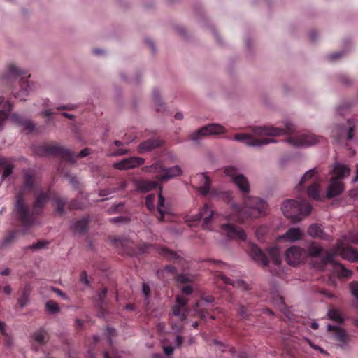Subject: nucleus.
I'll return each mask as SVG.
<instances>
[{"instance_id":"f257e3e1","label":"nucleus","mask_w":358,"mask_h":358,"mask_svg":"<svg viewBox=\"0 0 358 358\" xmlns=\"http://www.w3.org/2000/svg\"><path fill=\"white\" fill-rule=\"evenodd\" d=\"M294 129V124L289 122H287L282 129L274 127H256L252 129L255 136L248 134H236L234 135V139L236 141H243L250 146H262L275 143L273 136L291 134Z\"/></svg>"},{"instance_id":"f03ea898","label":"nucleus","mask_w":358,"mask_h":358,"mask_svg":"<svg viewBox=\"0 0 358 358\" xmlns=\"http://www.w3.org/2000/svg\"><path fill=\"white\" fill-rule=\"evenodd\" d=\"M266 203L257 197H248L245 199L244 206L240 208L238 205L231 206L232 213L224 216L229 222L243 223L250 218H257L266 213Z\"/></svg>"},{"instance_id":"7ed1b4c3","label":"nucleus","mask_w":358,"mask_h":358,"mask_svg":"<svg viewBox=\"0 0 358 358\" xmlns=\"http://www.w3.org/2000/svg\"><path fill=\"white\" fill-rule=\"evenodd\" d=\"M50 196L51 189L48 188L46 191H41L36 194L31 208L24 201V206L27 208L26 213L20 216L18 211L15 210L17 220L22 226L26 227L35 224L37 222V217L43 213Z\"/></svg>"},{"instance_id":"20e7f679","label":"nucleus","mask_w":358,"mask_h":358,"mask_svg":"<svg viewBox=\"0 0 358 358\" xmlns=\"http://www.w3.org/2000/svg\"><path fill=\"white\" fill-rule=\"evenodd\" d=\"M34 152L40 156L52 155L59 157L62 160L74 164L76 162L77 156L74 152L57 143H44L35 148ZM90 154V149L85 148L78 155V157H85Z\"/></svg>"},{"instance_id":"39448f33","label":"nucleus","mask_w":358,"mask_h":358,"mask_svg":"<svg viewBox=\"0 0 358 358\" xmlns=\"http://www.w3.org/2000/svg\"><path fill=\"white\" fill-rule=\"evenodd\" d=\"M29 77H30V74L27 75L26 71L11 64L8 66V74L3 78V80L10 85L14 80L17 81L21 90L19 92L13 91L12 92L15 98L25 100L24 97L29 94V91L33 90L32 85L27 80Z\"/></svg>"},{"instance_id":"423d86ee","label":"nucleus","mask_w":358,"mask_h":358,"mask_svg":"<svg viewBox=\"0 0 358 358\" xmlns=\"http://www.w3.org/2000/svg\"><path fill=\"white\" fill-rule=\"evenodd\" d=\"M282 210L286 217L293 222H298L311 213L312 206L305 199L300 201L289 199L283 203Z\"/></svg>"},{"instance_id":"0eeeda50","label":"nucleus","mask_w":358,"mask_h":358,"mask_svg":"<svg viewBox=\"0 0 358 358\" xmlns=\"http://www.w3.org/2000/svg\"><path fill=\"white\" fill-rule=\"evenodd\" d=\"M36 186V174L31 170H24L23 182L15 195V210H17L20 215L26 213L27 208L24 206V196L27 193L34 191Z\"/></svg>"},{"instance_id":"6e6552de","label":"nucleus","mask_w":358,"mask_h":358,"mask_svg":"<svg viewBox=\"0 0 358 358\" xmlns=\"http://www.w3.org/2000/svg\"><path fill=\"white\" fill-rule=\"evenodd\" d=\"M350 173V169L348 166L339 163L334 165L333 169L334 176L331 178L327 189V199L334 198L343 193L344 183L341 180L348 177Z\"/></svg>"},{"instance_id":"1a4fd4ad","label":"nucleus","mask_w":358,"mask_h":358,"mask_svg":"<svg viewBox=\"0 0 358 358\" xmlns=\"http://www.w3.org/2000/svg\"><path fill=\"white\" fill-rule=\"evenodd\" d=\"M317 171L316 169H310L305 173L301 181L296 187L298 192L305 189V184L310 180L316 178V179L307 187L306 194L308 196L315 201H322L323 198L320 195L321 180L317 178Z\"/></svg>"},{"instance_id":"9d476101","label":"nucleus","mask_w":358,"mask_h":358,"mask_svg":"<svg viewBox=\"0 0 358 358\" xmlns=\"http://www.w3.org/2000/svg\"><path fill=\"white\" fill-rule=\"evenodd\" d=\"M142 171L149 173H157L156 179L161 182H166L173 178L180 176L182 173L180 166L176 165L166 168L161 162H157L150 166H145L142 168Z\"/></svg>"},{"instance_id":"9b49d317","label":"nucleus","mask_w":358,"mask_h":358,"mask_svg":"<svg viewBox=\"0 0 358 358\" xmlns=\"http://www.w3.org/2000/svg\"><path fill=\"white\" fill-rule=\"evenodd\" d=\"M224 173L227 176L231 178L233 182L243 193H248L250 192V185L248 179L243 174H239L236 167L232 166H226L224 168Z\"/></svg>"},{"instance_id":"f8f14e48","label":"nucleus","mask_w":358,"mask_h":358,"mask_svg":"<svg viewBox=\"0 0 358 358\" xmlns=\"http://www.w3.org/2000/svg\"><path fill=\"white\" fill-rule=\"evenodd\" d=\"M324 138L320 136H315L311 133L303 134L296 137H288L287 142L294 146L308 147L313 145Z\"/></svg>"},{"instance_id":"ddd939ff","label":"nucleus","mask_w":358,"mask_h":358,"mask_svg":"<svg viewBox=\"0 0 358 358\" xmlns=\"http://www.w3.org/2000/svg\"><path fill=\"white\" fill-rule=\"evenodd\" d=\"M328 264L333 266L334 271L338 273L339 277L350 278L352 274V272L345 268L343 264L336 262L334 260V254L329 251L325 252V255L322 259L320 268L323 269L324 266Z\"/></svg>"},{"instance_id":"4468645a","label":"nucleus","mask_w":358,"mask_h":358,"mask_svg":"<svg viewBox=\"0 0 358 358\" xmlns=\"http://www.w3.org/2000/svg\"><path fill=\"white\" fill-rule=\"evenodd\" d=\"M110 241L118 250L120 253L129 256L135 255L134 243L131 240L124 238L111 236L110 237Z\"/></svg>"},{"instance_id":"2eb2a0df","label":"nucleus","mask_w":358,"mask_h":358,"mask_svg":"<svg viewBox=\"0 0 358 358\" xmlns=\"http://www.w3.org/2000/svg\"><path fill=\"white\" fill-rule=\"evenodd\" d=\"M307 257L306 250L299 246H292L286 250L285 257L289 265L296 266Z\"/></svg>"},{"instance_id":"dca6fc26","label":"nucleus","mask_w":358,"mask_h":358,"mask_svg":"<svg viewBox=\"0 0 358 358\" xmlns=\"http://www.w3.org/2000/svg\"><path fill=\"white\" fill-rule=\"evenodd\" d=\"M225 132V129L220 124H210L204 126L191 135L192 140L196 141L201 136L208 135L220 134Z\"/></svg>"},{"instance_id":"f3484780","label":"nucleus","mask_w":358,"mask_h":358,"mask_svg":"<svg viewBox=\"0 0 358 358\" xmlns=\"http://www.w3.org/2000/svg\"><path fill=\"white\" fill-rule=\"evenodd\" d=\"M219 216L214 210L208 205L204 204L200 212L196 215V220H203L202 226L204 229H210L212 222Z\"/></svg>"},{"instance_id":"a211bd4d","label":"nucleus","mask_w":358,"mask_h":358,"mask_svg":"<svg viewBox=\"0 0 358 358\" xmlns=\"http://www.w3.org/2000/svg\"><path fill=\"white\" fill-rule=\"evenodd\" d=\"M48 331L44 328L41 327L30 336L31 348L38 351L41 346L44 345L48 342Z\"/></svg>"},{"instance_id":"6ab92c4d","label":"nucleus","mask_w":358,"mask_h":358,"mask_svg":"<svg viewBox=\"0 0 358 358\" xmlns=\"http://www.w3.org/2000/svg\"><path fill=\"white\" fill-rule=\"evenodd\" d=\"M221 229L227 237L231 239L245 241L246 234L244 230L232 224L227 223L221 226Z\"/></svg>"},{"instance_id":"aec40b11","label":"nucleus","mask_w":358,"mask_h":358,"mask_svg":"<svg viewBox=\"0 0 358 358\" xmlns=\"http://www.w3.org/2000/svg\"><path fill=\"white\" fill-rule=\"evenodd\" d=\"M336 255H341L342 258L352 262H358V251L352 247H343L338 245L334 251H330Z\"/></svg>"},{"instance_id":"412c9836","label":"nucleus","mask_w":358,"mask_h":358,"mask_svg":"<svg viewBox=\"0 0 358 358\" xmlns=\"http://www.w3.org/2000/svg\"><path fill=\"white\" fill-rule=\"evenodd\" d=\"M347 126H336L335 129L333 131L332 136L336 138H340L346 135L348 140L352 139L355 135V126L350 120L347 121Z\"/></svg>"},{"instance_id":"4be33fe9","label":"nucleus","mask_w":358,"mask_h":358,"mask_svg":"<svg viewBox=\"0 0 358 358\" xmlns=\"http://www.w3.org/2000/svg\"><path fill=\"white\" fill-rule=\"evenodd\" d=\"M249 255L257 264L266 266L269 260L266 255L255 244H250L248 248Z\"/></svg>"},{"instance_id":"5701e85b","label":"nucleus","mask_w":358,"mask_h":358,"mask_svg":"<svg viewBox=\"0 0 358 358\" xmlns=\"http://www.w3.org/2000/svg\"><path fill=\"white\" fill-rule=\"evenodd\" d=\"M145 162V159L142 157H131L124 159L120 162L114 164V167L118 170H127L136 168L142 165Z\"/></svg>"},{"instance_id":"b1692460","label":"nucleus","mask_w":358,"mask_h":358,"mask_svg":"<svg viewBox=\"0 0 358 358\" xmlns=\"http://www.w3.org/2000/svg\"><path fill=\"white\" fill-rule=\"evenodd\" d=\"M192 181H197L199 182V185L197 189L201 194L206 195L209 193L211 186V180L206 173H201L196 175L192 178Z\"/></svg>"},{"instance_id":"393cba45","label":"nucleus","mask_w":358,"mask_h":358,"mask_svg":"<svg viewBox=\"0 0 358 358\" xmlns=\"http://www.w3.org/2000/svg\"><path fill=\"white\" fill-rule=\"evenodd\" d=\"M192 181H197L199 182V185L197 189L201 194L206 195L209 193L211 186V180L206 173H201L196 175L192 178Z\"/></svg>"},{"instance_id":"a878e982","label":"nucleus","mask_w":358,"mask_h":358,"mask_svg":"<svg viewBox=\"0 0 358 358\" xmlns=\"http://www.w3.org/2000/svg\"><path fill=\"white\" fill-rule=\"evenodd\" d=\"M162 145V141L159 138H151L140 143L138 147V152L141 154L150 152Z\"/></svg>"},{"instance_id":"bb28decb","label":"nucleus","mask_w":358,"mask_h":358,"mask_svg":"<svg viewBox=\"0 0 358 358\" xmlns=\"http://www.w3.org/2000/svg\"><path fill=\"white\" fill-rule=\"evenodd\" d=\"M10 119L17 124L23 127L24 129L28 132H31L35 128V125L31 121L18 113L11 114Z\"/></svg>"},{"instance_id":"cd10ccee","label":"nucleus","mask_w":358,"mask_h":358,"mask_svg":"<svg viewBox=\"0 0 358 358\" xmlns=\"http://www.w3.org/2000/svg\"><path fill=\"white\" fill-rule=\"evenodd\" d=\"M162 188L159 187V193L158 194V204H157V212L159 213L158 220L164 221V217L165 214L170 213V206L168 204H165V199L162 194Z\"/></svg>"},{"instance_id":"c85d7f7f","label":"nucleus","mask_w":358,"mask_h":358,"mask_svg":"<svg viewBox=\"0 0 358 358\" xmlns=\"http://www.w3.org/2000/svg\"><path fill=\"white\" fill-rule=\"evenodd\" d=\"M303 233L299 228H290L287 232L281 236V238L289 241L294 242L298 240L302 239Z\"/></svg>"},{"instance_id":"c756f323","label":"nucleus","mask_w":358,"mask_h":358,"mask_svg":"<svg viewBox=\"0 0 358 358\" xmlns=\"http://www.w3.org/2000/svg\"><path fill=\"white\" fill-rule=\"evenodd\" d=\"M218 278L225 284L231 285L234 287L242 289L243 290L249 289L248 285L243 280H231V278L227 277L225 275L222 273H220Z\"/></svg>"},{"instance_id":"7c9ffc66","label":"nucleus","mask_w":358,"mask_h":358,"mask_svg":"<svg viewBox=\"0 0 358 358\" xmlns=\"http://www.w3.org/2000/svg\"><path fill=\"white\" fill-rule=\"evenodd\" d=\"M159 254L169 261H178L182 260V258L173 250L169 249L166 247H159L157 248Z\"/></svg>"},{"instance_id":"2f4dec72","label":"nucleus","mask_w":358,"mask_h":358,"mask_svg":"<svg viewBox=\"0 0 358 358\" xmlns=\"http://www.w3.org/2000/svg\"><path fill=\"white\" fill-rule=\"evenodd\" d=\"M159 186L157 181L146 180H138L136 183L137 189L143 192H147L156 189Z\"/></svg>"},{"instance_id":"473e14b6","label":"nucleus","mask_w":358,"mask_h":358,"mask_svg":"<svg viewBox=\"0 0 358 358\" xmlns=\"http://www.w3.org/2000/svg\"><path fill=\"white\" fill-rule=\"evenodd\" d=\"M88 217H83L75 222L73 224V231L75 233L84 234L87 231L89 225Z\"/></svg>"},{"instance_id":"72a5a7b5","label":"nucleus","mask_w":358,"mask_h":358,"mask_svg":"<svg viewBox=\"0 0 358 358\" xmlns=\"http://www.w3.org/2000/svg\"><path fill=\"white\" fill-rule=\"evenodd\" d=\"M52 202L55 206L56 212L60 215H64L65 213L64 208L67 203V199L58 195H54L52 197Z\"/></svg>"},{"instance_id":"f704fd0d","label":"nucleus","mask_w":358,"mask_h":358,"mask_svg":"<svg viewBox=\"0 0 358 358\" xmlns=\"http://www.w3.org/2000/svg\"><path fill=\"white\" fill-rule=\"evenodd\" d=\"M0 166L3 169L2 173L3 180L9 176L13 173L14 166L7 159H0Z\"/></svg>"},{"instance_id":"c9c22d12","label":"nucleus","mask_w":358,"mask_h":358,"mask_svg":"<svg viewBox=\"0 0 358 358\" xmlns=\"http://www.w3.org/2000/svg\"><path fill=\"white\" fill-rule=\"evenodd\" d=\"M308 233L312 237L324 238L323 229L317 224H311L308 229Z\"/></svg>"},{"instance_id":"e433bc0d","label":"nucleus","mask_w":358,"mask_h":358,"mask_svg":"<svg viewBox=\"0 0 358 358\" xmlns=\"http://www.w3.org/2000/svg\"><path fill=\"white\" fill-rule=\"evenodd\" d=\"M328 331H334L335 338L341 341H346V334L343 329L334 325H328Z\"/></svg>"},{"instance_id":"4c0bfd02","label":"nucleus","mask_w":358,"mask_h":358,"mask_svg":"<svg viewBox=\"0 0 358 358\" xmlns=\"http://www.w3.org/2000/svg\"><path fill=\"white\" fill-rule=\"evenodd\" d=\"M306 250L307 252V256L309 255L315 257L320 256L324 251L322 247L315 242L312 243Z\"/></svg>"},{"instance_id":"58836bf2","label":"nucleus","mask_w":358,"mask_h":358,"mask_svg":"<svg viewBox=\"0 0 358 358\" xmlns=\"http://www.w3.org/2000/svg\"><path fill=\"white\" fill-rule=\"evenodd\" d=\"M30 292L31 287L29 284H27L22 290V295L18 299V303L22 307L27 304Z\"/></svg>"},{"instance_id":"ea45409f","label":"nucleus","mask_w":358,"mask_h":358,"mask_svg":"<svg viewBox=\"0 0 358 358\" xmlns=\"http://www.w3.org/2000/svg\"><path fill=\"white\" fill-rule=\"evenodd\" d=\"M173 315L180 318L181 322L186 320L187 313L184 308H182L179 305H174L172 308Z\"/></svg>"},{"instance_id":"a19ab883","label":"nucleus","mask_w":358,"mask_h":358,"mask_svg":"<svg viewBox=\"0 0 358 358\" xmlns=\"http://www.w3.org/2000/svg\"><path fill=\"white\" fill-rule=\"evenodd\" d=\"M45 310L50 314H56L59 313L60 308L57 303L52 300H49L45 303Z\"/></svg>"},{"instance_id":"79ce46f5","label":"nucleus","mask_w":358,"mask_h":358,"mask_svg":"<svg viewBox=\"0 0 358 358\" xmlns=\"http://www.w3.org/2000/svg\"><path fill=\"white\" fill-rule=\"evenodd\" d=\"M328 316L329 319L337 322L338 323H342L343 322V318L340 313V311L337 309H331L328 312Z\"/></svg>"},{"instance_id":"37998d69","label":"nucleus","mask_w":358,"mask_h":358,"mask_svg":"<svg viewBox=\"0 0 358 358\" xmlns=\"http://www.w3.org/2000/svg\"><path fill=\"white\" fill-rule=\"evenodd\" d=\"M156 195L155 194H150L145 198V206L147 208L153 212L155 210V201Z\"/></svg>"},{"instance_id":"c03bdc74","label":"nucleus","mask_w":358,"mask_h":358,"mask_svg":"<svg viewBox=\"0 0 358 358\" xmlns=\"http://www.w3.org/2000/svg\"><path fill=\"white\" fill-rule=\"evenodd\" d=\"M153 101L156 105V110L159 112L162 110V103L161 102L159 92L158 90H154L152 92Z\"/></svg>"},{"instance_id":"a18cd8bd","label":"nucleus","mask_w":358,"mask_h":358,"mask_svg":"<svg viewBox=\"0 0 358 358\" xmlns=\"http://www.w3.org/2000/svg\"><path fill=\"white\" fill-rule=\"evenodd\" d=\"M0 332L5 337V343L8 347H10L13 345V341L10 336L6 333L5 324L0 321Z\"/></svg>"},{"instance_id":"49530a36","label":"nucleus","mask_w":358,"mask_h":358,"mask_svg":"<svg viewBox=\"0 0 358 358\" xmlns=\"http://www.w3.org/2000/svg\"><path fill=\"white\" fill-rule=\"evenodd\" d=\"M16 231H10L4 238L2 246H7L12 243L16 238Z\"/></svg>"},{"instance_id":"de8ad7c7","label":"nucleus","mask_w":358,"mask_h":358,"mask_svg":"<svg viewBox=\"0 0 358 358\" xmlns=\"http://www.w3.org/2000/svg\"><path fill=\"white\" fill-rule=\"evenodd\" d=\"M268 229L265 226L259 227L256 231L255 234L259 240H262L264 238V234L267 232Z\"/></svg>"},{"instance_id":"09e8293b","label":"nucleus","mask_w":358,"mask_h":358,"mask_svg":"<svg viewBox=\"0 0 358 358\" xmlns=\"http://www.w3.org/2000/svg\"><path fill=\"white\" fill-rule=\"evenodd\" d=\"M237 311L239 315L243 319H248L250 315L248 308L245 307L244 306H239Z\"/></svg>"},{"instance_id":"8fccbe9b","label":"nucleus","mask_w":358,"mask_h":358,"mask_svg":"<svg viewBox=\"0 0 358 358\" xmlns=\"http://www.w3.org/2000/svg\"><path fill=\"white\" fill-rule=\"evenodd\" d=\"M153 248L154 245L146 243H142L138 245V249L142 253L148 252Z\"/></svg>"},{"instance_id":"3c124183","label":"nucleus","mask_w":358,"mask_h":358,"mask_svg":"<svg viewBox=\"0 0 358 358\" xmlns=\"http://www.w3.org/2000/svg\"><path fill=\"white\" fill-rule=\"evenodd\" d=\"M109 220L112 223H120V222L127 223L130 221V218L127 216H119L117 217L110 218Z\"/></svg>"},{"instance_id":"603ef678","label":"nucleus","mask_w":358,"mask_h":358,"mask_svg":"<svg viewBox=\"0 0 358 358\" xmlns=\"http://www.w3.org/2000/svg\"><path fill=\"white\" fill-rule=\"evenodd\" d=\"M350 288L352 294L358 299V282L357 281H353L350 284Z\"/></svg>"},{"instance_id":"864d4df0","label":"nucleus","mask_w":358,"mask_h":358,"mask_svg":"<svg viewBox=\"0 0 358 358\" xmlns=\"http://www.w3.org/2000/svg\"><path fill=\"white\" fill-rule=\"evenodd\" d=\"M106 334L108 337V344L112 345V337L115 335V329L111 327H107Z\"/></svg>"},{"instance_id":"5fc2aeb1","label":"nucleus","mask_w":358,"mask_h":358,"mask_svg":"<svg viewBox=\"0 0 358 358\" xmlns=\"http://www.w3.org/2000/svg\"><path fill=\"white\" fill-rule=\"evenodd\" d=\"M176 280L178 282H180L182 284H185L191 281L190 277L185 274L178 275Z\"/></svg>"},{"instance_id":"6e6d98bb","label":"nucleus","mask_w":358,"mask_h":358,"mask_svg":"<svg viewBox=\"0 0 358 358\" xmlns=\"http://www.w3.org/2000/svg\"><path fill=\"white\" fill-rule=\"evenodd\" d=\"M8 113L0 110V131L3 129V125L6 120L8 119Z\"/></svg>"},{"instance_id":"4d7b16f0","label":"nucleus","mask_w":358,"mask_h":358,"mask_svg":"<svg viewBox=\"0 0 358 358\" xmlns=\"http://www.w3.org/2000/svg\"><path fill=\"white\" fill-rule=\"evenodd\" d=\"M48 242L45 241H39L36 243H34L30 246V248L32 250H38L43 248L46 245H48Z\"/></svg>"},{"instance_id":"13d9d810","label":"nucleus","mask_w":358,"mask_h":358,"mask_svg":"<svg viewBox=\"0 0 358 358\" xmlns=\"http://www.w3.org/2000/svg\"><path fill=\"white\" fill-rule=\"evenodd\" d=\"M187 303V299L182 296H176V305H179L182 308H185V306Z\"/></svg>"},{"instance_id":"bf43d9fd","label":"nucleus","mask_w":358,"mask_h":358,"mask_svg":"<svg viewBox=\"0 0 358 358\" xmlns=\"http://www.w3.org/2000/svg\"><path fill=\"white\" fill-rule=\"evenodd\" d=\"M208 262H209L210 263H211L213 264H215L217 267L220 268H224L229 267V266L226 263H224L222 261H220V260L208 259Z\"/></svg>"},{"instance_id":"052dcab7","label":"nucleus","mask_w":358,"mask_h":358,"mask_svg":"<svg viewBox=\"0 0 358 358\" xmlns=\"http://www.w3.org/2000/svg\"><path fill=\"white\" fill-rule=\"evenodd\" d=\"M142 292L145 296V299H148L150 296V288L148 283L143 282L142 285Z\"/></svg>"},{"instance_id":"680f3d73","label":"nucleus","mask_w":358,"mask_h":358,"mask_svg":"<svg viewBox=\"0 0 358 358\" xmlns=\"http://www.w3.org/2000/svg\"><path fill=\"white\" fill-rule=\"evenodd\" d=\"M122 208H123V204L119 203L116 206H113L110 207L108 209V213L110 214L114 213H120L122 211Z\"/></svg>"},{"instance_id":"e2e57ef3","label":"nucleus","mask_w":358,"mask_h":358,"mask_svg":"<svg viewBox=\"0 0 358 358\" xmlns=\"http://www.w3.org/2000/svg\"><path fill=\"white\" fill-rule=\"evenodd\" d=\"M270 255H271V257H272L273 259V261L274 262L275 264L276 265H278L280 264V257L276 254L275 251L274 250H271L270 251Z\"/></svg>"},{"instance_id":"0e129e2a","label":"nucleus","mask_w":358,"mask_h":358,"mask_svg":"<svg viewBox=\"0 0 358 358\" xmlns=\"http://www.w3.org/2000/svg\"><path fill=\"white\" fill-rule=\"evenodd\" d=\"M116 190L114 189H101L99 191V195L100 196H108L111 194H113V192H115Z\"/></svg>"},{"instance_id":"69168bd1","label":"nucleus","mask_w":358,"mask_h":358,"mask_svg":"<svg viewBox=\"0 0 358 358\" xmlns=\"http://www.w3.org/2000/svg\"><path fill=\"white\" fill-rule=\"evenodd\" d=\"M80 281L85 283L86 285H89V280L87 279V273L85 271H83L80 275Z\"/></svg>"},{"instance_id":"338daca9","label":"nucleus","mask_w":358,"mask_h":358,"mask_svg":"<svg viewBox=\"0 0 358 358\" xmlns=\"http://www.w3.org/2000/svg\"><path fill=\"white\" fill-rule=\"evenodd\" d=\"M129 152V150L127 149L118 148L115 151H114L112 154L113 156H120L124 155Z\"/></svg>"},{"instance_id":"774afa93","label":"nucleus","mask_w":358,"mask_h":358,"mask_svg":"<svg viewBox=\"0 0 358 358\" xmlns=\"http://www.w3.org/2000/svg\"><path fill=\"white\" fill-rule=\"evenodd\" d=\"M350 241L355 244H358V231L356 232L351 233L349 235Z\"/></svg>"}]
</instances>
